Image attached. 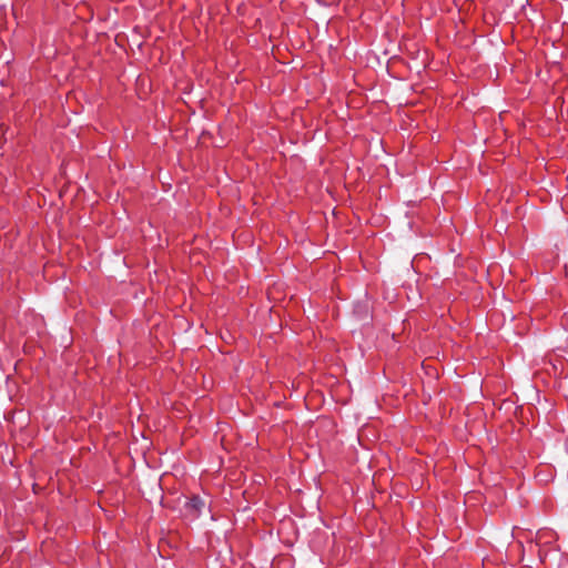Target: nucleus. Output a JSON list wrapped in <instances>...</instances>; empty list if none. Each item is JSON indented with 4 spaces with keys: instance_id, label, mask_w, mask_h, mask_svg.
Instances as JSON below:
<instances>
[{
    "instance_id": "nucleus-1",
    "label": "nucleus",
    "mask_w": 568,
    "mask_h": 568,
    "mask_svg": "<svg viewBox=\"0 0 568 568\" xmlns=\"http://www.w3.org/2000/svg\"><path fill=\"white\" fill-rule=\"evenodd\" d=\"M204 506H205V501L197 496H194L193 498H191L186 504V507L195 513H200Z\"/></svg>"
}]
</instances>
